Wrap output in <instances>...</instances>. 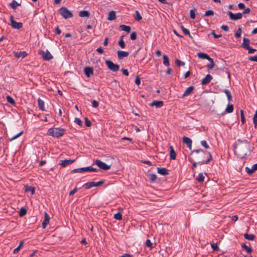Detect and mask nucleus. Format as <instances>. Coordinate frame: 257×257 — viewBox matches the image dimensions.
Wrapping results in <instances>:
<instances>
[{"label": "nucleus", "instance_id": "obj_1", "mask_svg": "<svg viewBox=\"0 0 257 257\" xmlns=\"http://www.w3.org/2000/svg\"><path fill=\"white\" fill-rule=\"evenodd\" d=\"M249 146L246 140L243 141L239 139L234 147V153L240 158H244L247 155Z\"/></svg>", "mask_w": 257, "mask_h": 257}, {"label": "nucleus", "instance_id": "obj_2", "mask_svg": "<svg viewBox=\"0 0 257 257\" xmlns=\"http://www.w3.org/2000/svg\"><path fill=\"white\" fill-rule=\"evenodd\" d=\"M196 153L197 154L195 158L199 164H207L212 159V156L210 152H208L207 151L204 152L201 149L193 150L192 152V153Z\"/></svg>", "mask_w": 257, "mask_h": 257}, {"label": "nucleus", "instance_id": "obj_3", "mask_svg": "<svg viewBox=\"0 0 257 257\" xmlns=\"http://www.w3.org/2000/svg\"><path fill=\"white\" fill-rule=\"evenodd\" d=\"M65 130H48L47 135L56 138L62 137L65 133Z\"/></svg>", "mask_w": 257, "mask_h": 257}, {"label": "nucleus", "instance_id": "obj_4", "mask_svg": "<svg viewBox=\"0 0 257 257\" xmlns=\"http://www.w3.org/2000/svg\"><path fill=\"white\" fill-rule=\"evenodd\" d=\"M58 12L61 16L65 19L72 18L73 16V14L65 7H61L58 10Z\"/></svg>", "mask_w": 257, "mask_h": 257}, {"label": "nucleus", "instance_id": "obj_5", "mask_svg": "<svg viewBox=\"0 0 257 257\" xmlns=\"http://www.w3.org/2000/svg\"><path fill=\"white\" fill-rule=\"evenodd\" d=\"M104 182H105L104 180H101L97 182H88L85 183L83 185V187H85V188L86 189H89L91 188L92 187L99 186L102 185L103 184H104Z\"/></svg>", "mask_w": 257, "mask_h": 257}, {"label": "nucleus", "instance_id": "obj_6", "mask_svg": "<svg viewBox=\"0 0 257 257\" xmlns=\"http://www.w3.org/2000/svg\"><path fill=\"white\" fill-rule=\"evenodd\" d=\"M97 171V169L95 168H93L91 166L77 168L74 169L72 171V173H80L83 172L90 171V172H96Z\"/></svg>", "mask_w": 257, "mask_h": 257}, {"label": "nucleus", "instance_id": "obj_7", "mask_svg": "<svg viewBox=\"0 0 257 257\" xmlns=\"http://www.w3.org/2000/svg\"><path fill=\"white\" fill-rule=\"evenodd\" d=\"M105 62L109 70L113 72H116L119 70V65L113 63L111 61L105 60Z\"/></svg>", "mask_w": 257, "mask_h": 257}, {"label": "nucleus", "instance_id": "obj_8", "mask_svg": "<svg viewBox=\"0 0 257 257\" xmlns=\"http://www.w3.org/2000/svg\"><path fill=\"white\" fill-rule=\"evenodd\" d=\"M39 54L41 55L44 60L49 61L53 58L52 55L48 50H46V52L43 50H40L39 52Z\"/></svg>", "mask_w": 257, "mask_h": 257}, {"label": "nucleus", "instance_id": "obj_9", "mask_svg": "<svg viewBox=\"0 0 257 257\" xmlns=\"http://www.w3.org/2000/svg\"><path fill=\"white\" fill-rule=\"evenodd\" d=\"M95 164L100 169L104 170H108L110 169L111 166L107 165L99 160H96Z\"/></svg>", "mask_w": 257, "mask_h": 257}, {"label": "nucleus", "instance_id": "obj_10", "mask_svg": "<svg viewBox=\"0 0 257 257\" xmlns=\"http://www.w3.org/2000/svg\"><path fill=\"white\" fill-rule=\"evenodd\" d=\"M227 14L229 16V18L233 21H236L241 19L242 17V14L241 13L233 14L230 11H228Z\"/></svg>", "mask_w": 257, "mask_h": 257}, {"label": "nucleus", "instance_id": "obj_11", "mask_svg": "<svg viewBox=\"0 0 257 257\" xmlns=\"http://www.w3.org/2000/svg\"><path fill=\"white\" fill-rule=\"evenodd\" d=\"M10 21L11 23L12 27L16 29H20L23 27V23L21 22H16L13 16H11L10 17Z\"/></svg>", "mask_w": 257, "mask_h": 257}, {"label": "nucleus", "instance_id": "obj_12", "mask_svg": "<svg viewBox=\"0 0 257 257\" xmlns=\"http://www.w3.org/2000/svg\"><path fill=\"white\" fill-rule=\"evenodd\" d=\"M23 134V131H21L18 133L15 134H7V137L8 138L9 141L12 142L13 140L17 139L18 137L21 136Z\"/></svg>", "mask_w": 257, "mask_h": 257}, {"label": "nucleus", "instance_id": "obj_13", "mask_svg": "<svg viewBox=\"0 0 257 257\" xmlns=\"http://www.w3.org/2000/svg\"><path fill=\"white\" fill-rule=\"evenodd\" d=\"M245 171L248 175H251L255 171H257V164L253 165L251 168L246 167L245 168Z\"/></svg>", "mask_w": 257, "mask_h": 257}, {"label": "nucleus", "instance_id": "obj_14", "mask_svg": "<svg viewBox=\"0 0 257 257\" xmlns=\"http://www.w3.org/2000/svg\"><path fill=\"white\" fill-rule=\"evenodd\" d=\"M44 217H45V218H44V220L43 222H42V226L43 228H46L47 225L49 223V220H50L49 215L46 212H45V213H44Z\"/></svg>", "mask_w": 257, "mask_h": 257}, {"label": "nucleus", "instance_id": "obj_15", "mask_svg": "<svg viewBox=\"0 0 257 257\" xmlns=\"http://www.w3.org/2000/svg\"><path fill=\"white\" fill-rule=\"evenodd\" d=\"M212 79V77L210 74H207L201 81V84L206 85L208 84Z\"/></svg>", "mask_w": 257, "mask_h": 257}, {"label": "nucleus", "instance_id": "obj_16", "mask_svg": "<svg viewBox=\"0 0 257 257\" xmlns=\"http://www.w3.org/2000/svg\"><path fill=\"white\" fill-rule=\"evenodd\" d=\"M182 139L183 143L185 144L187 147L191 149L192 147V140L186 137H183Z\"/></svg>", "mask_w": 257, "mask_h": 257}, {"label": "nucleus", "instance_id": "obj_17", "mask_svg": "<svg viewBox=\"0 0 257 257\" xmlns=\"http://www.w3.org/2000/svg\"><path fill=\"white\" fill-rule=\"evenodd\" d=\"M84 72L87 77H89L93 74V69L92 67H86L84 69Z\"/></svg>", "mask_w": 257, "mask_h": 257}, {"label": "nucleus", "instance_id": "obj_18", "mask_svg": "<svg viewBox=\"0 0 257 257\" xmlns=\"http://www.w3.org/2000/svg\"><path fill=\"white\" fill-rule=\"evenodd\" d=\"M129 55L128 52L119 50L117 51V57L118 59H121L124 57H127Z\"/></svg>", "mask_w": 257, "mask_h": 257}, {"label": "nucleus", "instance_id": "obj_19", "mask_svg": "<svg viewBox=\"0 0 257 257\" xmlns=\"http://www.w3.org/2000/svg\"><path fill=\"white\" fill-rule=\"evenodd\" d=\"M27 55H28V54L25 51H24V52L20 51V52H14L15 56L18 58H24L25 57H26L27 56Z\"/></svg>", "mask_w": 257, "mask_h": 257}, {"label": "nucleus", "instance_id": "obj_20", "mask_svg": "<svg viewBox=\"0 0 257 257\" xmlns=\"http://www.w3.org/2000/svg\"><path fill=\"white\" fill-rule=\"evenodd\" d=\"M74 161L75 160L73 159L62 160L61 161L60 165L63 167H65L68 165L72 164Z\"/></svg>", "mask_w": 257, "mask_h": 257}, {"label": "nucleus", "instance_id": "obj_21", "mask_svg": "<svg viewBox=\"0 0 257 257\" xmlns=\"http://www.w3.org/2000/svg\"><path fill=\"white\" fill-rule=\"evenodd\" d=\"M170 149V158L171 160H175L176 157V152L172 146L169 147Z\"/></svg>", "mask_w": 257, "mask_h": 257}, {"label": "nucleus", "instance_id": "obj_22", "mask_svg": "<svg viewBox=\"0 0 257 257\" xmlns=\"http://www.w3.org/2000/svg\"><path fill=\"white\" fill-rule=\"evenodd\" d=\"M249 43H250V40L248 39V38H244L243 39V42L241 44V47L245 49H246L247 48H248V47H249Z\"/></svg>", "mask_w": 257, "mask_h": 257}, {"label": "nucleus", "instance_id": "obj_23", "mask_svg": "<svg viewBox=\"0 0 257 257\" xmlns=\"http://www.w3.org/2000/svg\"><path fill=\"white\" fill-rule=\"evenodd\" d=\"M158 173L162 175H167L169 174V170L165 168H158Z\"/></svg>", "mask_w": 257, "mask_h": 257}, {"label": "nucleus", "instance_id": "obj_24", "mask_svg": "<svg viewBox=\"0 0 257 257\" xmlns=\"http://www.w3.org/2000/svg\"><path fill=\"white\" fill-rule=\"evenodd\" d=\"M163 105V102L162 101H158V100H155L153 101L150 105L152 106H155L157 108L161 107Z\"/></svg>", "mask_w": 257, "mask_h": 257}, {"label": "nucleus", "instance_id": "obj_25", "mask_svg": "<svg viewBox=\"0 0 257 257\" xmlns=\"http://www.w3.org/2000/svg\"><path fill=\"white\" fill-rule=\"evenodd\" d=\"M25 192H31L32 195L34 194L35 189L34 187L30 186L27 185L25 186Z\"/></svg>", "mask_w": 257, "mask_h": 257}, {"label": "nucleus", "instance_id": "obj_26", "mask_svg": "<svg viewBox=\"0 0 257 257\" xmlns=\"http://www.w3.org/2000/svg\"><path fill=\"white\" fill-rule=\"evenodd\" d=\"M197 56L200 59H206L207 60H209L210 58L207 54L204 53H197Z\"/></svg>", "mask_w": 257, "mask_h": 257}, {"label": "nucleus", "instance_id": "obj_27", "mask_svg": "<svg viewBox=\"0 0 257 257\" xmlns=\"http://www.w3.org/2000/svg\"><path fill=\"white\" fill-rule=\"evenodd\" d=\"M194 89V87L193 86H189L187 88L184 93L183 94V97H185L189 95Z\"/></svg>", "mask_w": 257, "mask_h": 257}, {"label": "nucleus", "instance_id": "obj_28", "mask_svg": "<svg viewBox=\"0 0 257 257\" xmlns=\"http://www.w3.org/2000/svg\"><path fill=\"white\" fill-rule=\"evenodd\" d=\"M116 19V14L113 11H112L109 13L108 17L107 19L109 21H112Z\"/></svg>", "mask_w": 257, "mask_h": 257}, {"label": "nucleus", "instance_id": "obj_29", "mask_svg": "<svg viewBox=\"0 0 257 257\" xmlns=\"http://www.w3.org/2000/svg\"><path fill=\"white\" fill-rule=\"evenodd\" d=\"M38 105L39 109L42 111L45 110V103L41 98H39L38 99Z\"/></svg>", "mask_w": 257, "mask_h": 257}, {"label": "nucleus", "instance_id": "obj_30", "mask_svg": "<svg viewBox=\"0 0 257 257\" xmlns=\"http://www.w3.org/2000/svg\"><path fill=\"white\" fill-rule=\"evenodd\" d=\"M90 13L87 11H82L79 12V16L80 17H89Z\"/></svg>", "mask_w": 257, "mask_h": 257}, {"label": "nucleus", "instance_id": "obj_31", "mask_svg": "<svg viewBox=\"0 0 257 257\" xmlns=\"http://www.w3.org/2000/svg\"><path fill=\"white\" fill-rule=\"evenodd\" d=\"M119 27L122 31H124L127 33H129L131 32V28L130 26H126L124 25H120Z\"/></svg>", "mask_w": 257, "mask_h": 257}, {"label": "nucleus", "instance_id": "obj_32", "mask_svg": "<svg viewBox=\"0 0 257 257\" xmlns=\"http://www.w3.org/2000/svg\"><path fill=\"white\" fill-rule=\"evenodd\" d=\"M208 61L210 62V63L207 64L206 67L208 70H211L214 67L215 64L213 60L211 58H210Z\"/></svg>", "mask_w": 257, "mask_h": 257}, {"label": "nucleus", "instance_id": "obj_33", "mask_svg": "<svg viewBox=\"0 0 257 257\" xmlns=\"http://www.w3.org/2000/svg\"><path fill=\"white\" fill-rule=\"evenodd\" d=\"M163 64L166 66H168L170 65L169 63V60L168 57L166 55H164L163 56Z\"/></svg>", "mask_w": 257, "mask_h": 257}, {"label": "nucleus", "instance_id": "obj_34", "mask_svg": "<svg viewBox=\"0 0 257 257\" xmlns=\"http://www.w3.org/2000/svg\"><path fill=\"white\" fill-rule=\"evenodd\" d=\"M244 237L248 240H253L255 238V236L253 234H248L247 233L244 234Z\"/></svg>", "mask_w": 257, "mask_h": 257}, {"label": "nucleus", "instance_id": "obj_35", "mask_svg": "<svg viewBox=\"0 0 257 257\" xmlns=\"http://www.w3.org/2000/svg\"><path fill=\"white\" fill-rule=\"evenodd\" d=\"M241 247L248 253H250L252 251V249L250 247L247 246L245 243H242L241 244Z\"/></svg>", "mask_w": 257, "mask_h": 257}, {"label": "nucleus", "instance_id": "obj_36", "mask_svg": "<svg viewBox=\"0 0 257 257\" xmlns=\"http://www.w3.org/2000/svg\"><path fill=\"white\" fill-rule=\"evenodd\" d=\"M233 110V105L232 104H229L226 108L225 109V112L227 113H231Z\"/></svg>", "mask_w": 257, "mask_h": 257}, {"label": "nucleus", "instance_id": "obj_37", "mask_svg": "<svg viewBox=\"0 0 257 257\" xmlns=\"http://www.w3.org/2000/svg\"><path fill=\"white\" fill-rule=\"evenodd\" d=\"M223 92L226 94V96H227V99L229 101L230 100H231L232 99V95L230 92V91L227 89H224L223 90Z\"/></svg>", "mask_w": 257, "mask_h": 257}, {"label": "nucleus", "instance_id": "obj_38", "mask_svg": "<svg viewBox=\"0 0 257 257\" xmlns=\"http://www.w3.org/2000/svg\"><path fill=\"white\" fill-rule=\"evenodd\" d=\"M253 122L254 125V127L257 128V109L256 110L255 113L253 115Z\"/></svg>", "mask_w": 257, "mask_h": 257}, {"label": "nucleus", "instance_id": "obj_39", "mask_svg": "<svg viewBox=\"0 0 257 257\" xmlns=\"http://www.w3.org/2000/svg\"><path fill=\"white\" fill-rule=\"evenodd\" d=\"M242 32V29L241 28H239L237 31L235 33L234 36L236 38H239L241 37V34Z\"/></svg>", "mask_w": 257, "mask_h": 257}, {"label": "nucleus", "instance_id": "obj_40", "mask_svg": "<svg viewBox=\"0 0 257 257\" xmlns=\"http://www.w3.org/2000/svg\"><path fill=\"white\" fill-rule=\"evenodd\" d=\"M6 99L7 101L11 104L14 105L15 104V101L14 99L10 96H7L6 97Z\"/></svg>", "mask_w": 257, "mask_h": 257}, {"label": "nucleus", "instance_id": "obj_41", "mask_svg": "<svg viewBox=\"0 0 257 257\" xmlns=\"http://www.w3.org/2000/svg\"><path fill=\"white\" fill-rule=\"evenodd\" d=\"M181 29L185 35H188L190 37L192 38L188 29L185 28L183 26H181Z\"/></svg>", "mask_w": 257, "mask_h": 257}, {"label": "nucleus", "instance_id": "obj_42", "mask_svg": "<svg viewBox=\"0 0 257 257\" xmlns=\"http://www.w3.org/2000/svg\"><path fill=\"white\" fill-rule=\"evenodd\" d=\"M114 218L115 219L119 220L122 219V214H121V212L119 211V212H117V213L115 214L114 215Z\"/></svg>", "mask_w": 257, "mask_h": 257}, {"label": "nucleus", "instance_id": "obj_43", "mask_svg": "<svg viewBox=\"0 0 257 257\" xmlns=\"http://www.w3.org/2000/svg\"><path fill=\"white\" fill-rule=\"evenodd\" d=\"M204 177L202 173H200L198 176L197 177L196 180L199 182H202L204 181Z\"/></svg>", "mask_w": 257, "mask_h": 257}, {"label": "nucleus", "instance_id": "obj_44", "mask_svg": "<svg viewBox=\"0 0 257 257\" xmlns=\"http://www.w3.org/2000/svg\"><path fill=\"white\" fill-rule=\"evenodd\" d=\"M145 244L147 247H148L150 248H152L153 247V244L152 243L151 240L149 239H147V240L146 241Z\"/></svg>", "mask_w": 257, "mask_h": 257}, {"label": "nucleus", "instance_id": "obj_45", "mask_svg": "<svg viewBox=\"0 0 257 257\" xmlns=\"http://www.w3.org/2000/svg\"><path fill=\"white\" fill-rule=\"evenodd\" d=\"M136 15L135 18L137 21H140L142 19V17L138 11H136Z\"/></svg>", "mask_w": 257, "mask_h": 257}, {"label": "nucleus", "instance_id": "obj_46", "mask_svg": "<svg viewBox=\"0 0 257 257\" xmlns=\"http://www.w3.org/2000/svg\"><path fill=\"white\" fill-rule=\"evenodd\" d=\"M27 213V210L25 208L22 207L19 212L20 216L22 217L25 215Z\"/></svg>", "mask_w": 257, "mask_h": 257}, {"label": "nucleus", "instance_id": "obj_47", "mask_svg": "<svg viewBox=\"0 0 257 257\" xmlns=\"http://www.w3.org/2000/svg\"><path fill=\"white\" fill-rule=\"evenodd\" d=\"M175 63L177 66L180 67L181 66H184L185 65V63L183 61H180L179 59H176L175 60Z\"/></svg>", "mask_w": 257, "mask_h": 257}, {"label": "nucleus", "instance_id": "obj_48", "mask_svg": "<svg viewBox=\"0 0 257 257\" xmlns=\"http://www.w3.org/2000/svg\"><path fill=\"white\" fill-rule=\"evenodd\" d=\"M10 5L13 9H16L17 7L19 6L20 4H18L17 2H16L15 0H14L13 2L11 3Z\"/></svg>", "mask_w": 257, "mask_h": 257}, {"label": "nucleus", "instance_id": "obj_49", "mask_svg": "<svg viewBox=\"0 0 257 257\" xmlns=\"http://www.w3.org/2000/svg\"><path fill=\"white\" fill-rule=\"evenodd\" d=\"M240 117H241V121L242 124H243L245 121V119L244 115V112L242 110H240Z\"/></svg>", "mask_w": 257, "mask_h": 257}, {"label": "nucleus", "instance_id": "obj_50", "mask_svg": "<svg viewBox=\"0 0 257 257\" xmlns=\"http://www.w3.org/2000/svg\"><path fill=\"white\" fill-rule=\"evenodd\" d=\"M149 179L152 181L155 182L157 179V176L155 174H151L149 175Z\"/></svg>", "mask_w": 257, "mask_h": 257}, {"label": "nucleus", "instance_id": "obj_51", "mask_svg": "<svg viewBox=\"0 0 257 257\" xmlns=\"http://www.w3.org/2000/svg\"><path fill=\"white\" fill-rule=\"evenodd\" d=\"M74 122L77 123L80 127L82 126V121L78 118H75Z\"/></svg>", "mask_w": 257, "mask_h": 257}, {"label": "nucleus", "instance_id": "obj_52", "mask_svg": "<svg viewBox=\"0 0 257 257\" xmlns=\"http://www.w3.org/2000/svg\"><path fill=\"white\" fill-rule=\"evenodd\" d=\"M195 9L191 10L190 12V18L192 19L195 18Z\"/></svg>", "mask_w": 257, "mask_h": 257}, {"label": "nucleus", "instance_id": "obj_53", "mask_svg": "<svg viewBox=\"0 0 257 257\" xmlns=\"http://www.w3.org/2000/svg\"><path fill=\"white\" fill-rule=\"evenodd\" d=\"M85 124L87 127L91 126V122L87 117H85Z\"/></svg>", "mask_w": 257, "mask_h": 257}, {"label": "nucleus", "instance_id": "obj_54", "mask_svg": "<svg viewBox=\"0 0 257 257\" xmlns=\"http://www.w3.org/2000/svg\"><path fill=\"white\" fill-rule=\"evenodd\" d=\"M211 246L214 251H218L219 248L216 243H212L211 244Z\"/></svg>", "mask_w": 257, "mask_h": 257}, {"label": "nucleus", "instance_id": "obj_55", "mask_svg": "<svg viewBox=\"0 0 257 257\" xmlns=\"http://www.w3.org/2000/svg\"><path fill=\"white\" fill-rule=\"evenodd\" d=\"M137 33L135 32H133L131 33L130 38L132 40H135L137 39Z\"/></svg>", "mask_w": 257, "mask_h": 257}, {"label": "nucleus", "instance_id": "obj_56", "mask_svg": "<svg viewBox=\"0 0 257 257\" xmlns=\"http://www.w3.org/2000/svg\"><path fill=\"white\" fill-rule=\"evenodd\" d=\"M201 145L203 146L205 149H208L209 148V146L207 145L206 142L205 140L201 141Z\"/></svg>", "mask_w": 257, "mask_h": 257}, {"label": "nucleus", "instance_id": "obj_57", "mask_svg": "<svg viewBox=\"0 0 257 257\" xmlns=\"http://www.w3.org/2000/svg\"><path fill=\"white\" fill-rule=\"evenodd\" d=\"M214 14V12L212 10H208L205 13V16L208 17L209 16H212Z\"/></svg>", "mask_w": 257, "mask_h": 257}, {"label": "nucleus", "instance_id": "obj_58", "mask_svg": "<svg viewBox=\"0 0 257 257\" xmlns=\"http://www.w3.org/2000/svg\"><path fill=\"white\" fill-rule=\"evenodd\" d=\"M118 44L119 46L121 48H124L125 46V43H124L123 40H119L118 42Z\"/></svg>", "mask_w": 257, "mask_h": 257}, {"label": "nucleus", "instance_id": "obj_59", "mask_svg": "<svg viewBox=\"0 0 257 257\" xmlns=\"http://www.w3.org/2000/svg\"><path fill=\"white\" fill-rule=\"evenodd\" d=\"M246 50H247L248 51V53L249 54L254 53L256 51V49L252 48L251 47H248Z\"/></svg>", "mask_w": 257, "mask_h": 257}, {"label": "nucleus", "instance_id": "obj_60", "mask_svg": "<svg viewBox=\"0 0 257 257\" xmlns=\"http://www.w3.org/2000/svg\"><path fill=\"white\" fill-rule=\"evenodd\" d=\"M78 190V189L77 187H75L72 190H71L70 192H69V196H72Z\"/></svg>", "mask_w": 257, "mask_h": 257}, {"label": "nucleus", "instance_id": "obj_61", "mask_svg": "<svg viewBox=\"0 0 257 257\" xmlns=\"http://www.w3.org/2000/svg\"><path fill=\"white\" fill-rule=\"evenodd\" d=\"M248 59L251 61H254L257 62V55L249 57Z\"/></svg>", "mask_w": 257, "mask_h": 257}, {"label": "nucleus", "instance_id": "obj_62", "mask_svg": "<svg viewBox=\"0 0 257 257\" xmlns=\"http://www.w3.org/2000/svg\"><path fill=\"white\" fill-rule=\"evenodd\" d=\"M211 34L214 36L215 38H219L221 37H222V35L221 34L217 35L215 34V31L213 30L211 32Z\"/></svg>", "mask_w": 257, "mask_h": 257}, {"label": "nucleus", "instance_id": "obj_63", "mask_svg": "<svg viewBox=\"0 0 257 257\" xmlns=\"http://www.w3.org/2000/svg\"><path fill=\"white\" fill-rule=\"evenodd\" d=\"M92 106L94 108L97 107L98 106V102L97 101L93 100L92 102Z\"/></svg>", "mask_w": 257, "mask_h": 257}, {"label": "nucleus", "instance_id": "obj_64", "mask_svg": "<svg viewBox=\"0 0 257 257\" xmlns=\"http://www.w3.org/2000/svg\"><path fill=\"white\" fill-rule=\"evenodd\" d=\"M135 83L137 85H139L141 83V79L139 76H137L136 78Z\"/></svg>", "mask_w": 257, "mask_h": 257}]
</instances>
